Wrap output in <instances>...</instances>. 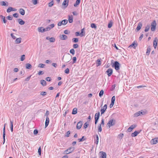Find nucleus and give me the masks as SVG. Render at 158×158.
I'll return each instance as SVG.
<instances>
[{"instance_id":"nucleus-1","label":"nucleus","mask_w":158,"mask_h":158,"mask_svg":"<svg viewBox=\"0 0 158 158\" xmlns=\"http://www.w3.org/2000/svg\"><path fill=\"white\" fill-rule=\"evenodd\" d=\"M116 121L113 118L110 119L108 123H107V125L108 127L110 128L111 126L114 125Z\"/></svg>"},{"instance_id":"nucleus-2","label":"nucleus","mask_w":158,"mask_h":158,"mask_svg":"<svg viewBox=\"0 0 158 158\" xmlns=\"http://www.w3.org/2000/svg\"><path fill=\"white\" fill-rule=\"evenodd\" d=\"M74 150V147H70L67 149L65 150L64 153L65 154H68L70 153H71Z\"/></svg>"},{"instance_id":"nucleus-3","label":"nucleus","mask_w":158,"mask_h":158,"mask_svg":"<svg viewBox=\"0 0 158 158\" xmlns=\"http://www.w3.org/2000/svg\"><path fill=\"white\" fill-rule=\"evenodd\" d=\"M156 27V21L154 20L151 24V30L152 31H155Z\"/></svg>"},{"instance_id":"nucleus-4","label":"nucleus","mask_w":158,"mask_h":158,"mask_svg":"<svg viewBox=\"0 0 158 158\" xmlns=\"http://www.w3.org/2000/svg\"><path fill=\"white\" fill-rule=\"evenodd\" d=\"M119 63L118 61H116L114 62L112 67L114 66L115 69L116 70H118L119 69Z\"/></svg>"},{"instance_id":"nucleus-5","label":"nucleus","mask_w":158,"mask_h":158,"mask_svg":"<svg viewBox=\"0 0 158 158\" xmlns=\"http://www.w3.org/2000/svg\"><path fill=\"white\" fill-rule=\"evenodd\" d=\"M72 56L68 54V55L65 56L64 57V61L66 63L69 62L71 59Z\"/></svg>"},{"instance_id":"nucleus-6","label":"nucleus","mask_w":158,"mask_h":158,"mask_svg":"<svg viewBox=\"0 0 158 158\" xmlns=\"http://www.w3.org/2000/svg\"><path fill=\"white\" fill-rule=\"evenodd\" d=\"M68 20L67 19L63 20L58 23V25L59 26H60L62 25H65L68 23Z\"/></svg>"},{"instance_id":"nucleus-7","label":"nucleus","mask_w":158,"mask_h":158,"mask_svg":"<svg viewBox=\"0 0 158 158\" xmlns=\"http://www.w3.org/2000/svg\"><path fill=\"white\" fill-rule=\"evenodd\" d=\"M69 0H64L62 3V8L65 9L66 8L69 4Z\"/></svg>"},{"instance_id":"nucleus-8","label":"nucleus","mask_w":158,"mask_h":158,"mask_svg":"<svg viewBox=\"0 0 158 158\" xmlns=\"http://www.w3.org/2000/svg\"><path fill=\"white\" fill-rule=\"evenodd\" d=\"M100 158H106V154L105 152L102 151L100 152Z\"/></svg>"},{"instance_id":"nucleus-9","label":"nucleus","mask_w":158,"mask_h":158,"mask_svg":"<svg viewBox=\"0 0 158 158\" xmlns=\"http://www.w3.org/2000/svg\"><path fill=\"white\" fill-rule=\"evenodd\" d=\"M107 108V106L106 104H105L103 107V108L101 109L100 111L101 114H104Z\"/></svg>"},{"instance_id":"nucleus-10","label":"nucleus","mask_w":158,"mask_h":158,"mask_svg":"<svg viewBox=\"0 0 158 158\" xmlns=\"http://www.w3.org/2000/svg\"><path fill=\"white\" fill-rule=\"evenodd\" d=\"M158 39L157 37L155 38L153 41V46L155 48H156L157 45Z\"/></svg>"},{"instance_id":"nucleus-11","label":"nucleus","mask_w":158,"mask_h":158,"mask_svg":"<svg viewBox=\"0 0 158 158\" xmlns=\"http://www.w3.org/2000/svg\"><path fill=\"white\" fill-rule=\"evenodd\" d=\"M106 73H107V75L109 77L110 76L112 73L113 70L111 69H108L106 71Z\"/></svg>"},{"instance_id":"nucleus-12","label":"nucleus","mask_w":158,"mask_h":158,"mask_svg":"<svg viewBox=\"0 0 158 158\" xmlns=\"http://www.w3.org/2000/svg\"><path fill=\"white\" fill-rule=\"evenodd\" d=\"M158 142V139L157 138H155L152 139L151 141V143L152 144H155L157 143Z\"/></svg>"},{"instance_id":"nucleus-13","label":"nucleus","mask_w":158,"mask_h":158,"mask_svg":"<svg viewBox=\"0 0 158 158\" xmlns=\"http://www.w3.org/2000/svg\"><path fill=\"white\" fill-rule=\"evenodd\" d=\"M5 124L4 125V126L3 129V143H4L5 141Z\"/></svg>"},{"instance_id":"nucleus-14","label":"nucleus","mask_w":158,"mask_h":158,"mask_svg":"<svg viewBox=\"0 0 158 158\" xmlns=\"http://www.w3.org/2000/svg\"><path fill=\"white\" fill-rule=\"evenodd\" d=\"M82 123L80 121L78 123L77 126V129H80L82 125Z\"/></svg>"},{"instance_id":"nucleus-15","label":"nucleus","mask_w":158,"mask_h":158,"mask_svg":"<svg viewBox=\"0 0 158 158\" xmlns=\"http://www.w3.org/2000/svg\"><path fill=\"white\" fill-rule=\"evenodd\" d=\"M60 38L61 40H65L67 38V36L65 35H62L60 36Z\"/></svg>"},{"instance_id":"nucleus-16","label":"nucleus","mask_w":158,"mask_h":158,"mask_svg":"<svg viewBox=\"0 0 158 158\" xmlns=\"http://www.w3.org/2000/svg\"><path fill=\"white\" fill-rule=\"evenodd\" d=\"M49 122V119L48 117H46L45 122V127H47L48 125Z\"/></svg>"},{"instance_id":"nucleus-17","label":"nucleus","mask_w":158,"mask_h":158,"mask_svg":"<svg viewBox=\"0 0 158 158\" xmlns=\"http://www.w3.org/2000/svg\"><path fill=\"white\" fill-rule=\"evenodd\" d=\"M73 17L72 15H69L68 16V20L69 23H71L73 21Z\"/></svg>"},{"instance_id":"nucleus-18","label":"nucleus","mask_w":158,"mask_h":158,"mask_svg":"<svg viewBox=\"0 0 158 158\" xmlns=\"http://www.w3.org/2000/svg\"><path fill=\"white\" fill-rule=\"evenodd\" d=\"M142 24L141 23L139 22V23L137 27V28L136 29L137 30V31H138L142 27Z\"/></svg>"},{"instance_id":"nucleus-19","label":"nucleus","mask_w":158,"mask_h":158,"mask_svg":"<svg viewBox=\"0 0 158 158\" xmlns=\"http://www.w3.org/2000/svg\"><path fill=\"white\" fill-rule=\"evenodd\" d=\"M19 12L22 15H23L25 14V11L24 10L20 8L19 9Z\"/></svg>"},{"instance_id":"nucleus-20","label":"nucleus","mask_w":158,"mask_h":158,"mask_svg":"<svg viewBox=\"0 0 158 158\" xmlns=\"http://www.w3.org/2000/svg\"><path fill=\"white\" fill-rule=\"evenodd\" d=\"M137 46V44H136L135 42H134L131 44L128 47V48L133 47L134 48H135Z\"/></svg>"},{"instance_id":"nucleus-21","label":"nucleus","mask_w":158,"mask_h":158,"mask_svg":"<svg viewBox=\"0 0 158 158\" xmlns=\"http://www.w3.org/2000/svg\"><path fill=\"white\" fill-rule=\"evenodd\" d=\"M38 31L39 32H44L45 31L44 28L43 27H39L38 28Z\"/></svg>"},{"instance_id":"nucleus-22","label":"nucleus","mask_w":158,"mask_h":158,"mask_svg":"<svg viewBox=\"0 0 158 158\" xmlns=\"http://www.w3.org/2000/svg\"><path fill=\"white\" fill-rule=\"evenodd\" d=\"M139 132L136 131H135L134 132L131 134V135L132 137H135L139 133Z\"/></svg>"},{"instance_id":"nucleus-23","label":"nucleus","mask_w":158,"mask_h":158,"mask_svg":"<svg viewBox=\"0 0 158 158\" xmlns=\"http://www.w3.org/2000/svg\"><path fill=\"white\" fill-rule=\"evenodd\" d=\"M100 116V113L99 112L97 113L95 115V119L98 120Z\"/></svg>"},{"instance_id":"nucleus-24","label":"nucleus","mask_w":158,"mask_h":158,"mask_svg":"<svg viewBox=\"0 0 158 158\" xmlns=\"http://www.w3.org/2000/svg\"><path fill=\"white\" fill-rule=\"evenodd\" d=\"M96 139L94 140V143L97 144H98L99 140V137L98 135H96Z\"/></svg>"},{"instance_id":"nucleus-25","label":"nucleus","mask_w":158,"mask_h":158,"mask_svg":"<svg viewBox=\"0 0 158 158\" xmlns=\"http://www.w3.org/2000/svg\"><path fill=\"white\" fill-rule=\"evenodd\" d=\"M18 20L19 23L20 25H23L24 24L25 22L22 19H18Z\"/></svg>"},{"instance_id":"nucleus-26","label":"nucleus","mask_w":158,"mask_h":158,"mask_svg":"<svg viewBox=\"0 0 158 158\" xmlns=\"http://www.w3.org/2000/svg\"><path fill=\"white\" fill-rule=\"evenodd\" d=\"M81 0H77L76 3L74 5L75 7H77L80 3Z\"/></svg>"},{"instance_id":"nucleus-27","label":"nucleus","mask_w":158,"mask_h":158,"mask_svg":"<svg viewBox=\"0 0 158 158\" xmlns=\"http://www.w3.org/2000/svg\"><path fill=\"white\" fill-rule=\"evenodd\" d=\"M41 84L43 86H44L46 85V81L44 80H41L40 81Z\"/></svg>"},{"instance_id":"nucleus-28","label":"nucleus","mask_w":158,"mask_h":158,"mask_svg":"<svg viewBox=\"0 0 158 158\" xmlns=\"http://www.w3.org/2000/svg\"><path fill=\"white\" fill-rule=\"evenodd\" d=\"M21 39L20 38H17L15 40V42L16 44H19L21 43Z\"/></svg>"},{"instance_id":"nucleus-29","label":"nucleus","mask_w":158,"mask_h":158,"mask_svg":"<svg viewBox=\"0 0 158 158\" xmlns=\"http://www.w3.org/2000/svg\"><path fill=\"white\" fill-rule=\"evenodd\" d=\"M96 64H97V66H98L101 65V61L100 60L98 59V60H97V62H96Z\"/></svg>"},{"instance_id":"nucleus-30","label":"nucleus","mask_w":158,"mask_h":158,"mask_svg":"<svg viewBox=\"0 0 158 158\" xmlns=\"http://www.w3.org/2000/svg\"><path fill=\"white\" fill-rule=\"evenodd\" d=\"M26 68L27 69H30L31 67V65L29 63L26 64Z\"/></svg>"},{"instance_id":"nucleus-31","label":"nucleus","mask_w":158,"mask_h":158,"mask_svg":"<svg viewBox=\"0 0 158 158\" xmlns=\"http://www.w3.org/2000/svg\"><path fill=\"white\" fill-rule=\"evenodd\" d=\"M113 23L112 21H111L110 22L108 25V27L109 28H110L112 27Z\"/></svg>"},{"instance_id":"nucleus-32","label":"nucleus","mask_w":158,"mask_h":158,"mask_svg":"<svg viewBox=\"0 0 158 158\" xmlns=\"http://www.w3.org/2000/svg\"><path fill=\"white\" fill-rule=\"evenodd\" d=\"M77 109L76 108H74L73 110L72 114H75L77 113Z\"/></svg>"},{"instance_id":"nucleus-33","label":"nucleus","mask_w":158,"mask_h":158,"mask_svg":"<svg viewBox=\"0 0 158 158\" xmlns=\"http://www.w3.org/2000/svg\"><path fill=\"white\" fill-rule=\"evenodd\" d=\"M150 28V26L149 25H147L145 29L144 30V31L145 32H147L148 31Z\"/></svg>"},{"instance_id":"nucleus-34","label":"nucleus","mask_w":158,"mask_h":158,"mask_svg":"<svg viewBox=\"0 0 158 158\" xmlns=\"http://www.w3.org/2000/svg\"><path fill=\"white\" fill-rule=\"evenodd\" d=\"M12 10V7H9L6 10V11L7 13L10 12V11Z\"/></svg>"},{"instance_id":"nucleus-35","label":"nucleus","mask_w":158,"mask_h":158,"mask_svg":"<svg viewBox=\"0 0 158 158\" xmlns=\"http://www.w3.org/2000/svg\"><path fill=\"white\" fill-rule=\"evenodd\" d=\"M0 16L2 17V19L3 20V23H6L7 20L5 19V17L2 15H1Z\"/></svg>"},{"instance_id":"nucleus-36","label":"nucleus","mask_w":158,"mask_h":158,"mask_svg":"<svg viewBox=\"0 0 158 158\" xmlns=\"http://www.w3.org/2000/svg\"><path fill=\"white\" fill-rule=\"evenodd\" d=\"M70 52L73 55H74L75 54V50L73 49H72L70 50Z\"/></svg>"},{"instance_id":"nucleus-37","label":"nucleus","mask_w":158,"mask_h":158,"mask_svg":"<svg viewBox=\"0 0 158 158\" xmlns=\"http://www.w3.org/2000/svg\"><path fill=\"white\" fill-rule=\"evenodd\" d=\"M55 41V39L54 37H51L49 41L50 42H54Z\"/></svg>"},{"instance_id":"nucleus-38","label":"nucleus","mask_w":158,"mask_h":158,"mask_svg":"<svg viewBox=\"0 0 158 158\" xmlns=\"http://www.w3.org/2000/svg\"><path fill=\"white\" fill-rule=\"evenodd\" d=\"M1 4L2 6H8V5L4 1H2L1 2Z\"/></svg>"},{"instance_id":"nucleus-39","label":"nucleus","mask_w":158,"mask_h":158,"mask_svg":"<svg viewBox=\"0 0 158 158\" xmlns=\"http://www.w3.org/2000/svg\"><path fill=\"white\" fill-rule=\"evenodd\" d=\"M151 50V48L149 47H148L147 48V52H146V53L147 55H148L149 53L150 52Z\"/></svg>"},{"instance_id":"nucleus-40","label":"nucleus","mask_w":158,"mask_h":158,"mask_svg":"<svg viewBox=\"0 0 158 158\" xmlns=\"http://www.w3.org/2000/svg\"><path fill=\"white\" fill-rule=\"evenodd\" d=\"M84 28H83L81 29V33H80V35L81 37L85 35V34H83L84 33Z\"/></svg>"},{"instance_id":"nucleus-41","label":"nucleus","mask_w":158,"mask_h":158,"mask_svg":"<svg viewBox=\"0 0 158 158\" xmlns=\"http://www.w3.org/2000/svg\"><path fill=\"white\" fill-rule=\"evenodd\" d=\"M72 41L73 42L77 43L78 42V38H74L72 39Z\"/></svg>"},{"instance_id":"nucleus-42","label":"nucleus","mask_w":158,"mask_h":158,"mask_svg":"<svg viewBox=\"0 0 158 158\" xmlns=\"http://www.w3.org/2000/svg\"><path fill=\"white\" fill-rule=\"evenodd\" d=\"M104 94V91L103 90H102L100 91L99 93V96L100 97H101Z\"/></svg>"},{"instance_id":"nucleus-43","label":"nucleus","mask_w":158,"mask_h":158,"mask_svg":"<svg viewBox=\"0 0 158 158\" xmlns=\"http://www.w3.org/2000/svg\"><path fill=\"white\" fill-rule=\"evenodd\" d=\"M102 131V128L101 124H99L98 126V132H101Z\"/></svg>"},{"instance_id":"nucleus-44","label":"nucleus","mask_w":158,"mask_h":158,"mask_svg":"<svg viewBox=\"0 0 158 158\" xmlns=\"http://www.w3.org/2000/svg\"><path fill=\"white\" fill-rule=\"evenodd\" d=\"M32 3L34 5H36L38 3V0H32Z\"/></svg>"},{"instance_id":"nucleus-45","label":"nucleus","mask_w":158,"mask_h":158,"mask_svg":"<svg viewBox=\"0 0 158 158\" xmlns=\"http://www.w3.org/2000/svg\"><path fill=\"white\" fill-rule=\"evenodd\" d=\"M91 27L92 28H94L96 29L97 28V26L94 23H92L91 24Z\"/></svg>"},{"instance_id":"nucleus-46","label":"nucleus","mask_w":158,"mask_h":158,"mask_svg":"<svg viewBox=\"0 0 158 158\" xmlns=\"http://www.w3.org/2000/svg\"><path fill=\"white\" fill-rule=\"evenodd\" d=\"M140 113V111H139L138 112L135 113L134 114L135 116L137 117L140 115H141Z\"/></svg>"},{"instance_id":"nucleus-47","label":"nucleus","mask_w":158,"mask_h":158,"mask_svg":"<svg viewBox=\"0 0 158 158\" xmlns=\"http://www.w3.org/2000/svg\"><path fill=\"white\" fill-rule=\"evenodd\" d=\"M115 101V97L114 96L112 97L111 98V102L114 103V101Z\"/></svg>"},{"instance_id":"nucleus-48","label":"nucleus","mask_w":158,"mask_h":158,"mask_svg":"<svg viewBox=\"0 0 158 158\" xmlns=\"http://www.w3.org/2000/svg\"><path fill=\"white\" fill-rule=\"evenodd\" d=\"M25 59V55H22L20 58L21 60L22 61H23Z\"/></svg>"},{"instance_id":"nucleus-49","label":"nucleus","mask_w":158,"mask_h":158,"mask_svg":"<svg viewBox=\"0 0 158 158\" xmlns=\"http://www.w3.org/2000/svg\"><path fill=\"white\" fill-rule=\"evenodd\" d=\"M45 66V65L44 64H40L38 65V67L42 68H44Z\"/></svg>"},{"instance_id":"nucleus-50","label":"nucleus","mask_w":158,"mask_h":158,"mask_svg":"<svg viewBox=\"0 0 158 158\" xmlns=\"http://www.w3.org/2000/svg\"><path fill=\"white\" fill-rule=\"evenodd\" d=\"M46 94L47 93L45 91L41 92L40 94V95L42 96H45Z\"/></svg>"},{"instance_id":"nucleus-51","label":"nucleus","mask_w":158,"mask_h":158,"mask_svg":"<svg viewBox=\"0 0 158 158\" xmlns=\"http://www.w3.org/2000/svg\"><path fill=\"white\" fill-rule=\"evenodd\" d=\"M89 126V124L88 123H85L84 124V126H83V127H84V128H87L88 127V126Z\"/></svg>"},{"instance_id":"nucleus-52","label":"nucleus","mask_w":158,"mask_h":158,"mask_svg":"<svg viewBox=\"0 0 158 158\" xmlns=\"http://www.w3.org/2000/svg\"><path fill=\"white\" fill-rule=\"evenodd\" d=\"M69 68L66 69L65 70H64V72L66 74H69Z\"/></svg>"},{"instance_id":"nucleus-53","label":"nucleus","mask_w":158,"mask_h":158,"mask_svg":"<svg viewBox=\"0 0 158 158\" xmlns=\"http://www.w3.org/2000/svg\"><path fill=\"white\" fill-rule=\"evenodd\" d=\"M38 152L39 155H40L41 154V148L40 147L38 150Z\"/></svg>"},{"instance_id":"nucleus-54","label":"nucleus","mask_w":158,"mask_h":158,"mask_svg":"<svg viewBox=\"0 0 158 158\" xmlns=\"http://www.w3.org/2000/svg\"><path fill=\"white\" fill-rule=\"evenodd\" d=\"M84 138V136H83L82 137V138H80V139H78L79 141L81 142V141H83L85 140V139H83Z\"/></svg>"},{"instance_id":"nucleus-55","label":"nucleus","mask_w":158,"mask_h":158,"mask_svg":"<svg viewBox=\"0 0 158 158\" xmlns=\"http://www.w3.org/2000/svg\"><path fill=\"white\" fill-rule=\"evenodd\" d=\"M78 45L77 44H75L73 45V47L74 48H76L78 47Z\"/></svg>"},{"instance_id":"nucleus-56","label":"nucleus","mask_w":158,"mask_h":158,"mask_svg":"<svg viewBox=\"0 0 158 158\" xmlns=\"http://www.w3.org/2000/svg\"><path fill=\"white\" fill-rule=\"evenodd\" d=\"M133 129L130 127L127 130V132H131Z\"/></svg>"},{"instance_id":"nucleus-57","label":"nucleus","mask_w":158,"mask_h":158,"mask_svg":"<svg viewBox=\"0 0 158 158\" xmlns=\"http://www.w3.org/2000/svg\"><path fill=\"white\" fill-rule=\"evenodd\" d=\"M136 126V125L135 124L132 125H131L130 127L132 128V129H133L135 128Z\"/></svg>"},{"instance_id":"nucleus-58","label":"nucleus","mask_w":158,"mask_h":158,"mask_svg":"<svg viewBox=\"0 0 158 158\" xmlns=\"http://www.w3.org/2000/svg\"><path fill=\"white\" fill-rule=\"evenodd\" d=\"M44 29H45V31H49L50 30V27H47L46 28H44Z\"/></svg>"},{"instance_id":"nucleus-59","label":"nucleus","mask_w":158,"mask_h":158,"mask_svg":"<svg viewBox=\"0 0 158 158\" xmlns=\"http://www.w3.org/2000/svg\"><path fill=\"white\" fill-rule=\"evenodd\" d=\"M12 18L13 17L11 16H8L7 17V19L9 20H11Z\"/></svg>"},{"instance_id":"nucleus-60","label":"nucleus","mask_w":158,"mask_h":158,"mask_svg":"<svg viewBox=\"0 0 158 158\" xmlns=\"http://www.w3.org/2000/svg\"><path fill=\"white\" fill-rule=\"evenodd\" d=\"M49 112L48 110L47 111L45 114V115L46 116V117H48V115H49Z\"/></svg>"},{"instance_id":"nucleus-61","label":"nucleus","mask_w":158,"mask_h":158,"mask_svg":"<svg viewBox=\"0 0 158 158\" xmlns=\"http://www.w3.org/2000/svg\"><path fill=\"white\" fill-rule=\"evenodd\" d=\"M38 131L37 129H35L34 131V135H37L38 133Z\"/></svg>"},{"instance_id":"nucleus-62","label":"nucleus","mask_w":158,"mask_h":158,"mask_svg":"<svg viewBox=\"0 0 158 158\" xmlns=\"http://www.w3.org/2000/svg\"><path fill=\"white\" fill-rule=\"evenodd\" d=\"M51 78L49 77H48L46 78V80L48 81H51Z\"/></svg>"},{"instance_id":"nucleus-63","label":"nucleus","mask_w":158,"mask_h":158,"mask_svg":"<svg viewBox=\"0 0 158 158\" xmlns=\"http://www.w3.org/2000/svg\"><path fill=\"white\" fill-rule=\"evenodd\" d=\"M55 26V25L54 24H51L50 25H49L48 27H50V29L51 28H53Z\"/></svg>"},{"instance_id":"nucleus-64","label":"nucleus","mask_w":158,"mask_h":158,"mask_svg":"<svg viewBox=\"0 0 158 158\" xmlns=\"http://www.w3.org/2000/svg\"><path fill=\"white\" fill-rule=\"evenodd\" d=\"M52 66H53V67H54L55 68H56L57 66V64L56 63H52Z\"/></svg>"}]
</instances>
